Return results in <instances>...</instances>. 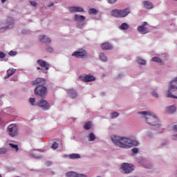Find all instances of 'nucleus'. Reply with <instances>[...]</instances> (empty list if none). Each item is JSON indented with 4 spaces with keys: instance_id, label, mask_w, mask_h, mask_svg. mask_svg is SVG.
<instances>
[{
    "instance_id": "1",
    "label": "nucleus",
    "mask_w": 177,
    "mask_h": 177,
    "mask_svg": "<svg viewBox=\"0 0 177 177\" xmlns=\"http://www.w3.org/2000/svg\"><path fill=\"white\" fill-rule=\"evenodd\" d=\"M111 139L115 146L122 147V149H128L132 147V146H138L139 145V142L136 140H132L129 138L120 137L118 136H112Z\"/></svg>"
},
{
    "instance_id": "2",
    "label": "nucleus",
    "mask_w": 177,
    "mask_h": 177,
    "mask_svg": "<svg viewBox=\"0 0 177 177\" xmlns=\"http://www.w3.org/2000/svg\"><path fill=\"white\" fill-rule=\"evenodd\" d=\"M138 114H141L142 115H145V120L149 125H153V127H160V120H158V118L151 112L149 111H141L138 112Z\"/></svg>"
},
{
    "instance_id": "3",
    "label": "nucleus",
    "mask_w": 177,
    "mask_h": 177,
    "mask_svg": "<svg viewBox=\"0 0 177 177\" xmlns=\"http://www.w3.org/2000/svg\"><path fill=\"white\" fill-rule=\"evenodd\" d=\"M167 97L177 99V77L169 82Z\"/></svg>"
},
{
    "instance_id": "4",
    "label": "nucleus",
    "mask_w": 177,
    "mask_h": 177,
    "mask_svg": "<svg viewBox=\"0 0 177 177\" xmlns=\"http://www.w3.org/2000/svg\"><path fill=\"white\" fill-rule=\"evenodd\" d=\"M131 13L129 8H124L123 10L114 9L111 12V15L114 17H127Z\"/></svg>"
},
{
    "instance_id": "5",
    "label": "nucleus",
    "mask_w": 177,
    "mask_h": 177,
    "mask_svg": "<svg viewBox=\"0 0 177 177\" xmlns=\"http://www.w3.org/2000/svg\"><path fill=\"white\" fill-rule=\"evenodd\" d=\"M37 64H39V66H40V67H42L45 69L41 68L40 67H37V70H41L42 73H44V74H48V70H49V68H50V64L48 62H46V61H44L43 59H38L37 61Z\"/></svg>"
},
{
    "instance_id": "6",
    "label": "nucleus",
    "mask_w": 177,
    "mask_h": 177,
    "mask_svg": "<svg viewBox=\"0 0 177 177\" xmlns=\"http://www.w3.org/2000/svg\"><path fill=\"white\" fill-rule=\"evenodd\" d=\"M35 95L39 96V97H45L46 93H48V88L46 86H36L35 88Z\"/></svg>"
},
{
    "instance_id": "7",
    "label": "nucleus",
    "mask_w": 177,
    "mask_h": 177,
    "mask_svg": "<svg viewBox=\"0 0 177 177\" xmlns=\"http://www.w3.org/2000/svg\"><path fill=\"white\" fill-rule=\"evenodd\" d=\"M72 56L76 57L77 59H85V57L88 56V53H86V50L81 49L78 51L74 52L72 54Z\"/></svg>"
},
{
    "instance_id": "8",
    "label": "nucleus",
    "mask_w": 177,
    "mask_h": 177,
    "mask_svg": "<svg viewBox=\"0 0 177 177\" xmlns=\"http://www.w3.org/2000/svg\"><path fill=\"white\" fill-rule=\"evenodd\" d=\"M8 133L10 135V136H12V138H15L17 135V126L16 124H10L8 127Z\"/></svg>"
},
{
    "instance_id": "9",
    "label": "nucleus",
    "mask_w": 177,
    "mask_h": 177,
    "mask_svg": "<svg viewBox=\"0 0 177 177\" xmlns=\"http://www.w3.org/2000/svg\"><path fill=\"white\" fill-rule=\"evenodd\" d=\"M37 106L41 107L42 110H44L45 111L50 109V104L45 100H40L37 104Z\"/></svg>"
},
{
    "instance_id": "10",
    "label": "nucleus",
    "mask_w": 177,
    "mask_h": 177,
    "mask_svg": "<svg viewBox=\"0 0 177 177\" xmlns=\"http://www.w3.org/2000/svg\"><path fill=\"white\" fill-rule=\"evenodd\" d=\"M32 85H36L37 86H45V85H46V80L38 77L32 82Z\"/></svg>"
},
{
    "instance_id": "11",
    "label": "nucleus",
    "mask_w": 177,
    "mask_h": 177,
    "mask_svg": "<svg viewBox=\"0 0 177 177\" xmlns=\"http://www.w3.org/2000/svg\"><path fill=\"white\" fill-rule=\"evenodd\" d=\"M122 171H124V174H130L132 172L133 169V165L128 163H123L121 166Z\"/></svg>"
},
{
    "instance_id": "12",
    "label": "nucleus",
    "mask_w": 177,
    "mask_h": 177,
    "mask_svg": "<svg viewBox=\"0 0 177 177\" xmlns=\"http://www.w3.org/2000/svg\"><path fill=\"white\" fill-rule=\"evenodd\" d=\"M146 26H147V22L145 21L142 25L138 26L137 30L138 32L140 34H147L149 28H146Z\"/></svg>"
},
{
    "instance_id": "13",
    "label": "nucleus",
    "mask_w": 177,
    "mask_h": 177,
    "mask_svg": "<svg viewBox=\"0 0 177 177\" xmlns=\"http://www.w3.org/2000/svg\"><path fill=\"white\" fill-rule=\"evenodd\" d=\"M100 48L102 49V50H111V49H113V44L106 41L102 43L100 46Z\"/></svg>"
},
{
    "instance_id": "14",
    "label": "nucleus",
    "mask_w": 177,
    "mask_h": 177,
    "mask_svg": "<svg viewBox=\"0 0 177 177\" xmlns=\"http://www.w3.org/2000/svg\"><path fill=\"white\" fill-rule=\"evenodd\" d=\"M69 11L71 13H77V12H84V8L82 7H78V6H72L69 7Z\"/></svg>"
},
{
    "instance_id": "15",
    "label": "nucleus",
    "mask_w": 177,
    "mask_h": 177,
    "mask_svg": "<svg viewBox=\"0 0 177 177\" xmlns=\"http://www.w3.org/2000/svg\"><path fill=\"white\" fill-rule=\"evenodd\" d=\"M96 80L93 75H86V76L82 77V80L84 82H92V81H95Z\"/></svg>"
},
{
    "instance_id": "16",
    "label": "nucleus",
    "mask_w": 177,
    "mask_h": 177,
    "mask_svg": "<svg viewBox=\"0 0 177 177\" xmlns=\"http://www.w3.org/2000/svg\"><path fill=\"white\" fill-rule=\"evenodd\" d=\"M39 39L40 42H43V44H50L51 41L49 37H46L45 35L39 36Z\"/></svg>"
},
{
    "instance_id": "17",
    "label": "nucleus",
    "mask_w": 177,
    "mask_h": 177,
    "mask_svg": "<svg viewBox=\"0 0 177 177\" xmlns=\"http://www.w3.org/2000/svg\"><path fill=\"white\" fill-rule=\"evenodd\" d=\"M16 73V69L12 68L7 70V75L4 77L5 80H8L10 77H12Z\"/></svg>"
},
{
    "instance_id": "18",
    "label": "nucleus",
    "mask_w": 177,
    "mask_h": 177,
    "mask_svg": "<svg viewBox=\"0 0 177 177\" xmlns=\"http://www.w3.org/2000/svg\"><path fill=\"white\" fill-rule=\"evenodd\" d=\"M68 94L71 99H75L77 97V91L74 88L68 90Z\"/></svg>"
},
{
    "instance_id": "19",
    "label": "nucleus",
    "mask_w": 177,
    "mask_h": 177,
    "mask_svg": "<svg viewBox=\"0 0 177 177\" xmlns=\"http://www.w3.org/2000/svg\"><path fill=\"white\" fill-rule=\"evenodd\" d=\"M7 24H8V25L7 27H6V29L12 28V27H13V24H15V21L13 20V19H12V17L8 18Z\"/></svg>"
},
{
    "instance_id": "20",
    "label": "nucleus",
    "mask_w": 177,
    "mask_h": 177,
    "mask_svg": "<svg viewBox=\"0 0 177 177\" xmlns=\"http://www.w3.org/2000/svg\"><path fill=\"white\" fill-rule=\"evenodd\" d=\"M75 21H79L81 23V21H84L85 20V17L83 15H75V18H74Z\"/></svg>"
},
{
    "instance_id": "21",
    "label": "nucleus",
    "mask_w": 177,
    "mask_h": 177,
    "mask_svg": "<svg viewBox=\"0 0 177 177\" xmlns=\"http://www.w3.org/2000/svg\"><path fill=\"white\" fill-rule=\"evenodd\" d=\"M168 114H174L176 111V107L175 106H171L167 108Z\"/></svg>"
},
{
    "instance_id": "22",
    "label": "nucleus",
    "mask_w": 177,
    "mask_h": 177,
    "mask_svg": "<svg viewBox=\"0 0 177 177\" xmlns=\"http://www.w3.org/2000/svg\"><path fill=\"white\" fill-rule=\"evenodd\" d=\"M143 5L146 9H153V4L149 1H143Z\"/></svg>"
},
{
    "instance_id": "23",
    "label": "nucleus",
    "mask_w": 177,
    "mask_h": 177,
    "mask_svg": "<svg viewBox=\"0 0 177 177\" xmlns=\"http://www.w3.org/2000/svg\"><path fill=\"white\" fill-rule=\"evenodd\" d=\"M100 60L101 62H107V57L103 53H100L99 55Z\"/></svg>"
},
{
    "instance_id": "24",
    "label": "nucleus",
    "mask_w": 177,
    "mask_h": 177,
    "mask_svg": "<svg viewBox=\"0 0 177 177\" xmlns=\"http://www.w3.org/2000/svg\"><path fill=\"white\" fill-rule=\"evenodd\" d=\"M96 139V136L93 133L88 134V142H93Z\"/></svg>"
},
{
    "instance_id": "25",
    "label": "nucleus",
    "mask_w": 177,
    "mask_h": 177,
    "mask_svg": "<svg viewBox=\"0 0 177 177\" xmlns=\"http://www.w3.org/2000/svg\"><path fill=\"white\" fill-rule=\"evenodd\" d=\"M69 158H71V160H75L77 158H81V156H80V154L77 153H72L69 155Z\"/></svg>"
},
{
    "instance_id": "26",
    "label": "nucleus",
    "mask_w": 177,
    "mask_h": 177,
    "mask_svg": "<svg viewBox=\"0 0 177 177\" xmlns=\"http://www.w3.org/2000/svg\"><path fill=\"white\" fill-rule=\"evenodd\" d=\"M120 30H128L129 28V26L127 23H123L120 26Z\"/></svg>"
},
{
    "instance_id": "27",
    "label": "nucleus",
    "mask_w": 177,
    "mask_h": 177,
    "mask_svg": "<svg viewBox=\"0 0 177 177\" xmlns=\"http://www.w3.org/2000/svg\"><path fill=\"white\" fill-rule=\"evenodd\" d=\"M91 122H87L85 125L83 127L84 129H85L86 131H89V129H91Z\"/></svg>"
},
{
    "instance_id": "28",
    "label": "nucleus",
    "mask_w": 177,
    "mask_h": 177,
    "mask_svg": "<svg viewBox=\"0 0 177 177\" xmlns=\"http://www.w3.org/2000/svg\"><path fill=\"white\" fill-rule=\"evenodd\" d=\"M89 15H97V10L95 8H91L88 10Z\"/></svg>"
},
{
    "instance_id": "29",
    "label": "nucleus",
    "mask_w": 177,
    "mask_h": 177,
    "mask_svg": "<svg viewBox=\"0 0 177 177\" xmlns=\"http://www.w3.org/2000/svg\"><path fill=\"white\" fill-rule=\"evenodd\" d=\"M136 62L138 64H146V60L142 59L141 58H137Z\"/></svg>"
},
{
    "instance_id": "30",
    "label": "nucleus",
    "mask_w": 177,
    "mask_h": 177,
    "mask_svg": "<svg viewBox=\"0 0 177 177\" xmlns=\"http://www.w3.org/2000/svg\"><path fill=\"white\" fill-rule=\"evenodd\" d=\"M9 146H10V147H12V149H15V151H19V146H17V145L10 143Z\"/></svg>"
},
{
    "instance_id": "31",
    "label": "nucleus",
    "mask_w": 177,
    "mask_h": 177,
    "mask_svg": "<svg viewBox=\"0 0 177 177\" xmlns=\"http://www.w3.org/2000/svg\"><path fill=\"white\" fill-rule=\"evenodd\" d=\"M79 174H77V173L71 171L68 173V177H78Z\"/></svg>"
},
{
    "instance_id": "32",
    "label": "nucleus",
    "mask_w": 177,
    "mask_h": 177,
    "mask_svg": "<svg viewBox=\"0 0 177 177\" xmlns=\"http://www.w3.org/2000/svg\"><path fill=\"white\" fill-rule=\"evenodd\" d=\"M152 62H156V63H161L162 61L158 57H153L152 58Z\"/></svg>"
},
{
    "instance_id": "33",
    "label": "nucleus",
    "mask_w": 177,
    "mask_h": 177,
    "mask_svg": "<svg viewBox=\"0 0 177 177\" xmlns=\"http://www.w3.org/2000/svg\"><path fill=\"white\" fill-rule=\"evenodd\" d=\"M29 102L32 106H35V98L30 97Z\"/></svg>"
},
{
    "instance_id": "34",
    "label": "nucleus",
    "mask_w": 177,
    "mask_h": 177,
    "mask_svg": "<svg viewBox=\"0 0 177 177\" xmlns=\"http://www.w3.org/2000/svg\"><path fill=\"white\" fill-rule=\"evenodd\" d=\"M119 115L118 112H114L111 113V118H117V117Z\"/></svg>"
},
{
    "instance_id": "35",
    "label": "nucleus",
    "mask_w": 177,
    "mask_h": 177,
    "mask_svg": "<svg viewBox=\"0 0 177 177\" xmlns=\"http://www.w3.org/2000/svg\"><path fill=\"white\" fill-rule=\"evenodd\" d=\"M52 149H57L59 147V143H57V142H54L52 146H51Z\"/></svg>"
},
{
    "instance_id": "36",
    "label": "nucleus",
    "mask_w": 177,
    "mask_h": 177,
    "mask_svg": "<svg viewBox=\"0 0 177 177\" xmlns=\"http://www.w3.org/2000/svg\"><path fill=\"white\" fill-rule=\"evenodd\" d=\"M6 151H8L5 148L0 149V154H5V153H6Z\"/></svg>"
},
{
    "instance_id": "37",
    "label": "nucleus",
    "mask_w": 177,
    "mask_h": 177,
    "mask_svg": "<svg viewBox=\"0 0 177 177\" xmlns=\"http://www.w3.org/2000/svg\"><path fill=\"white\" fill-rule=\"evenodd\" d=\"M6 55L4 53L0 52V59H5Z\"/></svg>"
},
{
    "instance_id": "38",
    "label": "nucleus",
    "mask_w": 177,
    "mask_h": 177,
    "mask_svg": "<svg viewBox=\"0 0 177 177\" xmlns=\"http://www.w3.org/2000/svg\"><path fill=\"white\" fill-rule=\"evenodd\" d=\"M132 153H133L134 154H136V153H138V151H139V149L138 148H133L131 150Z\"/></svg>"
},
{
    "instance_id": "39",
    "label": "nucleus",
    "mask_w": 177,
    "mask_h": 177,
    "mask_svg": "<svg viewBox=\"0 0 177 177\" xmlns=\"http://www.w3.org/2000/svg\"><path fill=\"white\" fill-rule=\"evenodd\" d=\"M151 95H152V96H153L154 97H158V94L157 92H156V91H152Z\"/></svg>"
},
{
    "instance_id": "40",
    "label": "nucleus",
    "mask_w": 177,
    "mask_h": 177,
    "mask_svg": "<svg viewBox=\"0 0 177 177\" xmlns=\"http://www.w3.org/2000/svg\"><path fill=\"white\" fill-rule=\"evenodd\" d=\"M16 55H17V53L16 52H15V51H10L9 53V55L10 56H16Z\"/></svg>"
},
{
    "instance_id": "41",
    "label": "nucleus",
    "mask_w": 177,
    "mask_h": 177,
    "mask_svg": "<svg viewBox=\"0 0 177 177\" xmlns=\"http://www.w3.org/2000/svg\"><path fill=\"white\" fill-rule=\"evenodd\" d=\"M108 3H111V4H113V3H115V2H117V0H106Z\"/></svg>"
},
{
    "instance_id": "42",
    "label": "nucleus",
    "mask_w": 177,
    "mask_h": 177,
    "mask_svg": "<svg viewBox=\"0 0 177 177\" xmlns=\"http://www.w3.org/2000/svg\"><path fill=\"white\" fill-rule=\"evenodd\" d=\"M46 51L48 52L49 53L53 52V48H50V47H48L46 48Z\"/></svg>"
},
{
    "instance_id": "43",
    "label": "nucleus",
    "mask_w": 177,
    "mask_h": 177,
    "mask_svg": "<svg viewBox=\"0 0 177 177\" xmlns=\"http://www.w3.org/2000/svg\"><path fill=\"white\" fill-rule=\"evenodd\" d=\"M30 5H32V6H34V7L37 6V2L35 1H30Z\"/></svg>"
},
{
    "instance_id": "44",
    "label": "nucleus",
    "mask_w": 177,
    "mask_h": 177,
    "mask_svg": "<svg viewBox=\"0 0 177 177\" xmlns=\"http://www.w3.org/2000/svg\"><path fill=\"white\" fill-rule=\"evenodd\" d=\"M78 177H86V176L84 174H79Z\"/></svg>"
},
{
    "instance_id": "45",
    "label": "nucleus",
    "mask_w": 177,
    "mask_h": 177,
    "mask_svg": "<svg viewBox=\"0 0 177 177\" xmlns=\"http://www.w3.org/2000/svg\"><path fill=\"white\" fill-rule=\"evenodd\" d=\"M53 5H54V3H51L50 5H48V6L49 7V8H50V6H53Z\"/></svg>"
},
{
    "instance_id": "46",
    "label": "nucleus",
    "mask_w": 177,
    "mask_h": 177,
    "mask_svg": "<svg viewBox=\"0 0 177 177\" xmlns=\"http://www.w3.org/2000/svg\"><path fill=\"white\" fill-rule=\"evenodd\" d=\"M2 3H5L6 2V0H1Z\"/></svg>"
},
{
    "instance_id": "47",
    "label": "nucleus",
    "mask_w": 177,
    "mask_h": 177,
    "mask_svg": "<svg viewBox=\"0 0 177 177\" xmlns=\"http://www.w3.org/2000/svg\"><path fill=\"white\" fill-rule=\"evenodd\" d=\"M0 177H2V176L0 174Z\"/></svg>"
},
{
    "instance_id": "48",
    "label": "nucleus",
    "mask_w": 177,
    "mask_h": 177,
    "mask_svg": "<svg viewBox=\"0 0 177 177\" xmlns=\"http://www.w3.org/2000/svg\"><path fill=\"white\" fill-rule=\"evenodd\" d=\"M176 138H177V134L176 135Z\"/></svg>"
}]
</instances>
